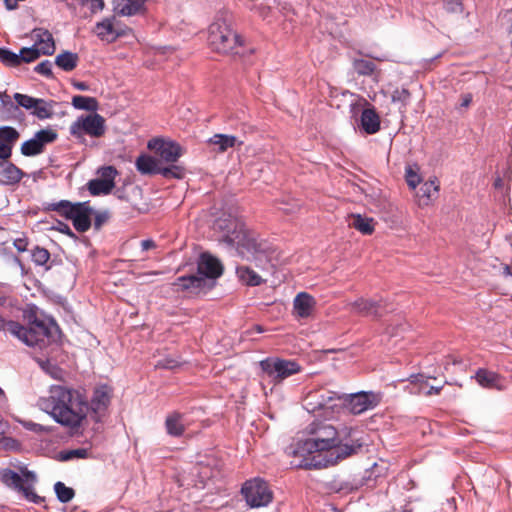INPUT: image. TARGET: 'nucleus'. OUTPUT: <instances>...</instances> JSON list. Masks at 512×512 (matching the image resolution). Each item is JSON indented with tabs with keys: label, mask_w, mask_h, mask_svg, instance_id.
<instances>
[{
	"label": "nucleus",
	"mask_w": 512,
	"mask_h": 512,
	"mask_svg": "<svg viewBox=\"0 0 512 512\" xmlns=\"http://www.w3.org/2000/svg\"><path fill=\"white\" fill-rule=\"evenodd\" d=\"M502 275L506 278L510 277L512 279V266L504 265Z\"/></svg>",
	"instance_id": "61"
},
{
	"label": "nucleus",
	"mask_w": 512,
	"mask_h": 512,
	"mask_svg": "<svg viewBox=\"0 0 512 512\" xmlns=\"http://www.w3.org/2000/svg\"><path fill=\"white\" fill-rule=\"evenodd\" d=\"M44 405L56 422L71 428L80 426L89 409L79 392L61 385L51 387Z\"/></svg>",
	"instance_id": "3"
},
{
	"label": "nucleus",
	"mask_w": 512,
	"mask_h": 512,
	"mask_svg": "<svg viewBox=\"0 0 512 512\" xmlns=\"http://www.w3.org/2000/svg\"><path fill=\"white\" fill-rule=\"evenodd\" d=\"M255 9L259 13V15L263 18H266L270 12V8L267 6H264L262 3L255 5Z\"/></svg>",
	"instance_id": "57"
},
{
	"label": "nucleus",
	"mask_w": 512,
	"mask_h": 512,
	"mask_svg": "<svg viewBox=\"0 0 512 512\" xmlns=\"http://www.w3.org/2000/svg\"><path fill=\"white\" fill-rule=\"evenodd\" d=\"M34 71L46 77H52V63L49 60L42 61L35 66Z\"/></svg>",
	"instance_id": "52"
},
{
	"label": "nucleus",
	"mask_w": 512,
	"mask_h": 512,
	"mask_svg": "<svg viewBox=\"0 0 512 512\" xmlns=\"http://www.w3.org/2000/svg\"><path fill=\"white\" fill-rule=\"evenodd\" d=\"M349 226L364 235H371L375 230V221L373 218L362 216L361 214H352Z\"/></svg>",
	"instance_id": "30"
},
{
	"label": "nucleus",
	"mask_w": 512,
	"mask_h": 512,
	"mask_svg": "<svg viewBox=\"0 0 512 512\" xmlns=\"http://www.w3.org/2000/svg\"><path fill=\"white\" fill-rule=\"evenodd\" d=\"M0 480L6 486L21 492L23 496L30 502L40 504L43 498L33 491L35 477L31 472H27L22 478L17 472L11 469H3L0 471Z\"/></svg>",
	"instance_id": "8"
},
{
	"label": "nucleus",
	"mask_w": 512,
	"mask_h": 512,
	"mask_svg": "<svg viewBox=\"0 0 512 512\" xmlns=\"http://www.w3.org/2000/svg\"><path fill=\"white\" fill-rule=\"evenodd\" d=\"M409 99L410 92L406 88L395 89L391 95V100L394 103L401 102L402 104L406 105Z\"/></svg>",
	"instance_id": "47"
},
{
	"label": "nucleus",
	"mask_w": 512,
	"mask_h": 512,
	"mask_svg": "<svg viewBox=\"0 0 512 512\" xmlns=\"http://www.w3.org/2000/svg\"><path fill=\"white\" fill-rule=\"evenodd\" d=\"M74 87L80 91L88 90V84L85 82H75Z\"/></svg>",
	"instance_id": "62"
},
{
	"label": "nucleus",
	"mask_w": 512,
	"mask_h": 512,
	"mask_svg": "<svg viewBox=\"0 0 512 512\" xmlns=\"http://www.w3.org/2000/svg\"><path fill=\"white\" fill-rule=\"evenodd\" d=\"M351 312L363 316H372L375 318L381 317L379 310L383 308L382 300L375 301L370 299L360 298L348 304Z\"/></svg>",
	"instance_id": "19"
},
{
	"label": "nucleus",
	"mask_w": 512,
	"mask_h": 512,
	"mask_svg": "<svg viewBox=\"0 0 512 512\" xmlns=\"http://www.w3.org/2000/svg\"><path fill=\"white\" fill-rule=\"evenodd\" d=\"M88 189L92 195H100L109 194L113 187L110 183L97 178L88 183Z\"/></svg>",
	"instance_id": "39"
},
{
	"label": "nucleus",
	"mask_w": 512,
	"mask_h": 512,
	"mask_svg": "<svg viewBox=\"0 0 512 512\" xmlns=\"http://www.w3.org/2000/svg\"><path fill=\"white\" fill-rule=\"evenodd\" d=\"M148 148L155 150L161 160L167 163H175L183 155L182 147L173 141L152 139L148 143Z\"/></svg>",
	"instance_id": "15"
},
{
	"label": "nucleus",
	"mask_w": 512,
	"mask_h": 512,
	"mask_svg": "<svg viewBox=\"0 0 512 512\" xmlns=\"http://www.w3.org/2000/svg\"><path fill=\"white\" fill-rule=\"evenodd\" d=\"M381 401V395L375 392H358L347 398V404L351 413L358 415L375 408Z\"/></svg>",
	"instance_id": "14"
},
{
	"label": "nucleus",
	"mask_w": 512,
	"mask_h": 512,
	"mask_svg": "<svg viewBox=\"0 0 512 512\" xmlns=\"http://www.w3.org/2000/svg\"><path fill=\"white\" fill-rule=\"evenodd\" d=\"M46 209L55 211L66 219L71 220L78 232H86L91 226L93 209L87 202L71 203L67 200H61L48 204Z\"/></svg>",
	"instance_id": "6"
},
{
	"label": "nucleus",
	"mask_w": 512,
	"mask_h": 512,
	"mask_svg": "<svg viewBox=\"0 0 512 512\" xmlns=\"http://www.w3.org/2000/svg\"><path fill=\"white\" fill-rule=\"evenodd\" d=\"M31 114L39 119L51 118L53 115V105L51 102L38 98L37 104L34 106Z\"/></svg>",
	"instance_id": "36"
},
{
	"label": "nucleus",
	"mask_w": 512,
	"mask_h": 512,
	"mask_svg": "<svg viewBox=\"0 0 512 512\" xmlns=\"http://www.w3.org/2000/svg\"><path fill=\"white\" fill-rule=\"evenodd\" d=\"M1 182L5 185H13L21 181L23 172L11 162H0Z\"/></svg>",
	"instance_id": "28"
},
{
	"label": "nucleus",
	"mask_w": 512,
	"mask_h": 512,
	"mask_svg": "<svg viewBox=\"0 0 512 512\" xmlns=\"http://www.w3.org/2000/svg\"><path fill=\"white\" fill-rule=\"evenodd\" d=\"M241 493L247 505L251 508L267 506L273 498L268 484L259 478L246 481L241 489Z\"/></svg>",
	"instance_id": "10"
},
{
	"label": "nucleus",
	"mask_w": 512,
	"mask_h": 512,
	"mask_svg": "<svg viewBox=\"0 0 512 512\" xmlns=\"http://www.w3.org/2000/svg\"><path fill=\"white\" fill-rule=\"evenodd\" d=\"M146 0H114V11L122 16H133L144 12Z\"/></svg>",
	"instance_id": "24"
},
{
	"label": "nucleus",
	"mask_w": 512,
	"mask_h": 512,
	"mask_svg": "<svg viewBox=\"0 0 512 512\" xmlns=\"http://www.w3.org/2000/svg\"><path fill=\"white\" fill-rule=\"evenodd\" d=\"M166 432L173 437H180L186 430L185 417L177 411L167 415L165 419Z\"/></svg>",
	"instance_id": "26"
},
{
	"label": "nucleus",
	"mask_w": 512,
	"mask_h": 512,
	"mask_svg": "<svg viewBox=\"0 0 512 512\" xmlns=\"http://www.w3.org/2000/svg\"><path fill=\"white\" fill-rule=\"evenodd\" d=\"M261 370L275 383L300 372V365L294 360L266 358L259 363Z\"/></svg>",
	"instance_id": "11"
},
{
	"label": "nucleus",
	"mask_w": 512,
	"mask_h": 512,
	"mask_svg": "<svg viewBox=\"0 0 512 512\" xmlns=\"http://www.w3.org/2000/svg\"><path fill=\"white\" fill-rule=\"evenodd\" d=\"M9 324H10V321H6L3 317L0 316V331H8L9 332Z\"/></svg>",
	"instance_id": "60"
},
{
	"label": "nucleus",
	"mask_w": 512,
	"mask_h": 512,
	"mask_svg": "<svg viewBox=\"0 0 512 512\" xmlns=\"http://www.w3.org/2000/svg\"><path fill=\"white\" fill-rule=\"evenodd\" d=\"M341 397L332 391H315L308 394L305 399V408L312 413L329 417L338 408Z\"/></svg>",
	"instance_id": "9"
},
{
	"label": "nucleus",
	"mask_w": 512,
	"mask_h": 512,
	"mask_svg": "<svg viewBox=\"0 0 512 512\" xmlns=\"http://www.w3.org/2000/svg\"><path fill=\"white\" fill-rule=\"evenodd\" d=\"M308 433L311 435V441L324 453L351 445L354 440H359L363 444L361 439L353 437L355 430L351 427L345 426L338 430L324 422H313L308 427Z\"/></svg>",
	"instance_id": "5"
},
{
	"label": "nucleus",
	"mask_w": 512,
	"mask_h": 512,
	"mask_svg": "<svg viewBox=\"0 0 512 512\" xmlns=\"http://www.w3.org/2000/svg\"><path fill=\"white\" fill-rule=\"evenodd\" d=\"M20 137L19 132L11 126L0 127V160L7 161L12 149Z\"/></svg>",
	"instance_id": "18"
},
{
	"label": "nucleus",
	"mask_w": 512,
	"mask_h": 512,
	"mask_svg": "<svg viewBox=\"0 0 512 512\" xmlns=\"http://www.w3.org/2000/svg\"><path fill=\"white\" fill-rule=\"evenodd\" d=\"M105 120L97 114L79 117L70 127V133L75 137L87 134L92 137H101L105 133Z\"/></svg>",
	"instance_id": "12"
},
{
	"label": "nucleus",
	"mask_w": 512,
	"mask_h": 512,
	"mask_svg": "<svg viewBox=\"0 0 512 512\" xmlns=\"http://www.w3.org/2000/svg\"><path fill=\"white\" fill-rule=\"evenodd\" d=\"M476 382L483 388L503 390L505 388L503 378L496 372L480 368L474 376Z\"/></svg>",
	"instance_id": "21"
},
{
	"label": "nucleus",
	"mask_w": 512,
	"mask_h": 512,
	"mask_svg": "<svg viewBox=\"0 0 512 512\" xmlns=\"http://www.w3.org/2000/svg\"><path fill=\"white\" fill-rule=\"evenodd\" d=\"M173 286L178 287L177 291L188 292L191 295H198L209 289L208 280L198 273L196 275L178 277Z\"/></svg>",
	"instance_id": "16"
},
{
	"label": "nucleus",
	"mask_w": 512,
	"mask_h": 512,
	"mask_svg": "<svg viewBox=\"0 0 512 512\" xmlns=\"http://www.w3.org/2000/svg\"><path fill=\"white\" fill-rule=\"evenodd\" d=\"M444 8L449 13H462L463 0H443Z\"/></svg>",
	"instance_id": "50"
},
{
	"label": "nucleus",
	"mask_w": 512,
	"mask_h": 512,
	"mask_svg": "<svg viewBox=\"0 0 512 512\" xmlns=\"http://www.w3.org/2000/svg\"><path fill=\"white\" fill-rule=\"evenodd\" d=\"M72 105L79 110L95 112L98 109V102L93 97L76 95L72 98Z\"/></svg>",
	"instance_id": "35"
},
{
	"label": "nucleus",
	"mask_w": 512,
	"mask_h": 512,
	"mask_svg": "<svg viewBox=\"0 0 512 512\" xmlns=\"http://www.w3.org/2000/svg\"><path fill=\"white\" fill-rule=\"evenodd\" d=\"M9 333L27 346L43 348L56 342L60 338L61 331L53 319L34 315L33 319L30 318L29 327L10 321Z\"/></svg>",
	"instance_id": "4"
},
{
	"label": "nucleus",
	"mask_w": 512,
	"mask_h": 512,
	"mask_svg": "<svg viewBox=\"0 0 512 512\" xmlns=\"http://www.w3.org/2000/svg\"><path fill=\"white\" fill-rule=\"evenodd\" d=\"M315 306L316 300L312 295L300 292L293 300L294 315L298 318H308L313 314Z\"/></svg>",
	"instance_id": "20"
},
{
	"label": "nucleus",
	"mask_w": 512,
	"mask_h": 512,
	"mask_svg": "<svg viewBox=\"0 0 512 512\" xmlns=\"http://www.w3.org/2000/svg\"><path fill=\"white\" fill-rule=\"evenodd\" d=\"M277 204L278 209L286 214H294L302 207V203L299 200L291 198L290 196H285L279 199Z\"/></svg>",
	"instance_id": "37"
},
{
	"label": "nucleus",
	"mask_w": 512,
	"mask_h": 512,
	"mask_svg": "<svg viewBox=\"0 0 512 512\" xmlns=\"http://www.w3.org/2000/svg\"><path fill=\"white\" fill-rule=\"evenodd\" d=\"M54 490L58 500L62 503H67L71 501L75 495V492L72 488L67 487L64 483L60 481L55 483Z\"/></svg>",
	"instance_id": "40"
},
{
	"label": "nucleus",
	"mask_w": 512,
	"mask_h": 512,
	"mask_svg": "<svg viewBox=\"0 0 512 512\" xmlns=\"http://www.w3.org/2000/svg\"><path fill=\"white\" fill-rule=\"evenodd\" d=\"M49 259L50 253L47 249L37 246L32 250V261L36 265L43 266L49 261Z\"/></svg>",
	"instance_id": "45"
},
{
	"label": "nucleus",
	"mask_w": 512,
	"mask_h": 512,
	"mask_svg": "<svg viewBox=\"0 0 512 512\" xmlns=\"http://www.w3.org/2000/svg\"><path fill=\"white\" fill-rule=\"evenodd\" d=\"M405 178L408 186L411 189H415L418 184L421 182V178L416 171H414L411 167L406 168Z\"/></svg>",
	"instance_id": "48"
},
{
	"label": "nucleus",
	"mask_w": 512,
	"mask_h": 512,
	"mask_svg": "<svg viewBox=\"0 0 512 512\" xmlns=\"http://www.w3.org/2000/svg\"><path fill=\"white\" fill-rule=\"evenodd\" d=\"M136 168L142 174H160V162L148 155H140L136 160Z\"/></svg>",
	"instance_id": "31"
},
{
	"label": "nucleus",
	"mask_w": 512,
	"mask_h": 512,
	"mask_svg": "<svg viewBox=\"0 0 512 512\" xmlns=\"http://www.w3.org/2000/svg\"><path fill=\"white\" fill-rule=\"evenodd\" d=\"M0 102L2 109L8 113H12L17 110V106L12 101L10 95L7 92H0Z\"/></svg>",
	"instance_id": "49"
},
{
	"label": "nucleus",
	"mask_w": 512,
	"mask_h": 512,
	"mask_svg": "<svg viewBox=\"0 0 512 512\" xmlns=\"http://www.w3.org/2000/svg\"><path fill=\"white\" fill-rule=\"evenodd\" d=\"M5 6L8 10L15 9L17 4L15 0H5Z\"/></svg>",
	"instance_id": "63"
},
{
	"label": "nucleus",
	"mask_w": 512,
	"mask_h": 512,
	"mask_svg": "<svg viewBox=\"0 0 512 512\" xmlns=\"http://www.w3.org/2000/svg\"><path fill=\"white\" fill-rule=\"evenodd\" d=\"M98 174H99V179L100 180H103V181H106L108 183H110L112 185V187L114 188L115 186V177L117 176L118 172L117 170L115 169V167L113 166H105V167H102L98 170Z\"/></svg>",
	"instance_id": "46"
},
{
	"label": "nucleus",
	"mask_w": 512,
	"mask_h": 512,
	"mask_svg": "<svg viewBox=\"0 0 512 512\" xmlns=\"http://www.w3.org/2000/svg\"><path fill=\"white\" fill-rule=\"evenodd\" d=\"M442 390V387H434L431 386L426 392L425 395L431 396V395H438L440 391Z\"/></svg>",
	"instance_id": "59"
},
{
	"label": "nucleus",
	"mask_w": 512,
	"mask_h": 512,
	"mask_svg": "<svg viewBox=\"0 0 512 512\" xmlns=\"http://www.w3.org/2000/svg\"><path fill=\"white\" fill-rule=\"evenodd\" d=\"M179 362L173 358H164L162 360H159L156 364V368H162V369H174L179 366Z\"/></svg>",
	"instance_id": "53"
},
{
	"label": "nucleus",
	"mask_w": 512,
	"mask_h": 512,
	"mask_svg": "<svg viewBox=\"0 0 512 512\" xmlns=\"http://www.w3.org/2000/svg\"><path fill=\"white\" fill-rule=\"evenodd\" d=\"M16 101L17 108L20 106L30 112H32L34 106L37 104L38 98L31 97L26 94L15 93L13 96Z\"/></svg>",
	"instance_id": "42"
},
{
	"label": "nucleus",
	"mask_w": 512,
	"mask_h": 512,
	"mask_svg": "<svg viewBox=\"0 0 512 512\" xmlns=\"http://www.w3.org/2000/svg\"><path fill=\"white\" fill-rule=\"evenodd\" d=\"M56 229L58 231H60L61 233L67 234V235H69L71 237L74 236V233L72 232L70 227L67 224L63 223V222H59L57 227H56Z\"/></svg>",
	"instance_id": "56"
},
{
	"label": "nucleus",
	"mask_w": 512,
	"mask_h": 512,
	"mask_svg": "<svg viewBox=\"0 0 512 512\" xmlns=\"http://www.w3.org/2000/svg\"><path fill=\"white\" fill-rule=\"evenodd\" d=\"M208 43L212 50L228 54L241 45L240 37L231 29L225 20H216L209 26Z\"/></svg>",
	"instance_id": "7"
},
{
	"label": "nucleus",
	"mask_w": 512,
	"mask_h": 512,
	"mask_svg": "<svg viewBox=\"0 0 512 512\" xmlns=\"http://www.w3.org/2000/svg\"><path fill=\"white\" fill-rule=\"evenodd\" d=\"M208 144L214 147L217 153H224L229 148L234 147L236 144L241 145L242 142L237 137L226 134H215L208 140Z\"/></svg>",
	"instance_id": "29"
},
{
	"label": "nucleus",
	"mask_w": 512,
	"mask_h": 512,
	"mask_svg": "<svg viewBox=\"0 0 512 512\" xmlns=\"http://www.w3.org/2000/svg\"><path fill=\"white\" fill-rule=\"evenodd\" d=\"M32 38L35 41V46L39 49L42 55H52L55 51V43L52 34L42 28H37L32 31Z\"/></svg>",
	"instance_id": "23"
},
{
	"label": "nucleus",
	"mask_w": 512,
	"mask_h": 512,
	"mask_svg": "<svg viewBox=\"0 0 512 512\" xmlns=\"http://www.w3.org/2000/svg\"><path fill=\"white\" fill-rule=\"evenodd\" d=\"M13 244L19 252L26 251L28 247V241L25 237L15 239Z\"/></svg>",
	"instance_id": "55"
},
{
	"label": "nucleus",
	"mask_w": 512,
	"mask_h": 512,
	"mask_svg": "<svg viewBox=\"0 0 512 512\" xmlns=\"http://www.w3.org/2000/svg\"><path fill=\"white\" fill-rule=\"evenodd\" d=\"M42 54L40 53L39 49L33 45L29 48H22L19 53L20 58V64L22 62L30 63L38 59Z\"/></svg>",
	"instance_id": "44"
},
{
	"label": "nucleus",
	"mask_w": 512,
	"mask_h": 512,
	"mask_svg": "<svg viewBox=\"0 0 512 512\" xmlns=\"http://www.w3.org/2000/svg\"><path fill=\"white\" fill-rule=\"evenodd\" d=\"M156 247V244L151 239H146L141 242V248L143 251H147Z\"/></svg>",
	"instance_id": "58"
},
{
	"label": "nucleus",
	"mask_w": 512,
	"mask_h": 512,
	"mask_svg": "<svg viewBox=\"0 0 512 512\" xmlns=\"http://www.w3.org/2000/svg\"><path fill=\"white\" fill-rule=\"evenodd\" d=\"M215 228L222 231L223 241L235 246L238 254L247 260L254 261L256 266L267 269L273 266L274 250L267 241L260 240L257 234L235 218H220Z\"/></svg>",
	"instance_id": "1"
},
{
	"label": "nucleus",
	"mask_w": 512,
	"mask_h": 512,
	"mask_svg": "<svg viewBox=\"0 0 512 512\" xmlns=\"http://www.w3.org/2000/svg\"><path fill=\"white\" fill-rule=\"evenodd\" d=\"M470 103H471V96L470 95L465 96L463 99V102H462V106L467 107L470 105Z\"/></svg>",
	"instance_id": "64"
},
{
	"label": "nucleus",
	"mask_w": 512,
	"mask_h": 512,
	"mask_svg": "<svg viewBox=\"0 0 512 512\" xmlns=\"http://www.w3.org/2000/svg\"><path fill=\"white\" fill-rule=\"evenodd\" d=\"M114 22L115 17H110L96 24L94 31L101 40L113 42L121 35Z\"/></svg>",
	"instance_id": "25"
},
{
	"label": "nucleus",
	"mask_w": 512,
	"mask_h": 512,
	"mask_svg": "<svg viewBox=\"0 0 512 512\" xmlns=\"http://www.w3.org/2000/svg\"><path fill=\"white\" fill-rule=\"evenodd\" d=\"M197 273L205 279H216L223 273L221 262L209 253H202L198 265Z\"/></svg>",
	"instance_id": "17"
},
{
	"label": "nucleus",
	"mask_w": 512,
	"mask_h": 512,
	"mask_svg": "<svg viewBox=\"0 0 512 512\" xmlns=\"http://www.w3.org/2000/svg\"><path fill=\"white\" fill-rule=\"evenodd\" d=\"M88 455V451L86 449H74L69 450L61 454V459L64 461L71 460L73 458H86Z\"/></svg>",
	"instance_id": "51"
},
{
	"label": "nucleus",
	"mask_w": 512,
	"mask_h": 512,
	"mask_svg": "<svg viewBox=\"0 0 512 512\" xmlns=\"http://www.w3.org/2000/svg\"><path fill=\"white\" fill-rule=\"evenodd\" d=\"M237 276L246 285L258 286L262 283V278L251 268L247 266H239L236 269Z\"/></svg>",
	"instance_id": "34"
},
{
	"label": "nucleus",
	"mask_w": 512,
	"mask_h": 512,
	"mask_svg": "<svg viewBox=\"0 0 512 512\" xmlns=\"http://www.w3.org/2000/svg\"><path fill=\"white\" fill-rule=\"evenodd\" d=\"M361 448L362 443L359 440H354L351 445L324 453L317 448L315 442L308 438L304 441H298L295 446L288 449L287 453L294 457V460L291 461L293 467L312 470L334 466L340 461L357 454Z\"/></svg>",
	"instance_id": "2"
},
{
	"label": "nucleus",
	"mask_w": 512,
	"mask_h": 512,
	"mask_svg": "<svg viewBox=\"0 0 512 512\" xmlns=\"http://www.w3.org/2000/svg\"><path fill=\"white\" fill-rule=\"evenodd\" d=\"M354 71L361 76H370L374 73L376 65L369 60L355 59L353 61Z\"/></svg>",
	"instance_id": "38"
},
{
	"label": "nucleus",
	"mask_w": 512,
	"mask_h": 512,
	"mask_svg": "<svg viewBox=\"0 0 512 512\" xmlns=\"http://www.w3.org/2000/svg\"><path fill=\"white\" fill-rule=\"evenodd\" d=\"M439 192V182L436 178L426 181L419 190L421 204L428 205L430 201L437 197Z\"/></svg>",
	"instance_id": "32"
},
{
	"label": "nucleus",
	"mask_w": 512,
	"mask_h": 512,
	"mask_svg": "<svg viewBox=\"0 0 512 512\" xmlns=\"http://www.w3.org/2000/svg\"><path fill=\"white\" fill-rule=\"evenodd\" d=\"M57 139V133L52 129H42L35 133L34 137L21 145V153L24 156H35L44 151V147Z\"/></svg>",
	"instance_id": "13"
},
{
	"label": "nucleus",
	"mask_w": 512,
	"mask_h": 512,
	"mask_svg": "<svg viewBox=\"0 0 512 512\" xmlns=\"http://www.w3.org/2000/svg\"><path fill=\"white\" fill-rule=\"evenodd\" d=\"M361 127L367 134H375L380 129V117L373 107L365 108L361 114Z\"/></svg>",
	"instance_id": "27"
},
{
	"label": "nucleus",
	"mask_w": 512,
	"mask_h": 512,
	"mask_svg": "<svg viewBox=\"0 0 512 512\" xmlns=\"http://www.w3.org/2000/svg\"><path fill=\"white\" fill-rule=\"evenodd\" d=\"M109 403L110 389L105 385L95 388L91 399V410L96 415V420H99Z\"/></svg>",
	"instance_id": "22"
},
{
	"label": "nucleus",
	"mask_w": 512,
	"mask_h": 512,
	"mask_svg": "<svg viewBox=\"0 0 512 512\" xmlns=\"http://www.w3.org/2000/svg\"><path fill=\"white\" fill-rule=\"evenodd\" d=\"M79 57L76 53L64 51L55 58V64L64 71H72L77 67Z\"/></svg>",
	"instance_id": "33"
},
{
	"label": "nucleus",
	"mask_w": 512,
	"mask_h": 512,
	"mask_svg": "<svg viewBox=\"0 0 512 512\" xmlns=\"http://www.w3.org/2000/svg\"><path fill=\"white\" fill-rule=\"evenodd\" d=\"M109 219V213L107 211L96 212L94 217V228L99 230L104 223Z\"/></svg>",
	"instance_id": "54"
},
{
	"label": "nucleus",
	"mask_w": 512,
	"mask_h": 512,
	"mask_svg": "<svg viewBox=\"0 0 512 512\" xmlns=\"http://www.w3.org/2000/svg\"><path fill=\"white\" fill-rule=\"evenodd\" d=\"M160 175L167 179H182L185 175V169L180 165H175L172 163V165L168 167L161 166Z\"/></svg>",
	"instance_id": "41"
},
{
	"label": "nucleus",
	"mask_w": 512,
	"mask_h": 512,
	"mask_svg": "<svg viewBox=\"0 0 512 512\" xmlns=\"http://www.w3.org/2000/svg\"><path fill=\"white\" fill-rule=\"evenodd\" d=\"M0 61L10 67H17L20 65L19 54H16L7 48H0Z\"/></svg>",
	"instance_id": "43"
}]
</instances>
